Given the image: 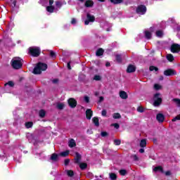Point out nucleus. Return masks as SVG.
Returning a JSON list of instances; mask_svg holds the SVG:
<instances>
[{
	"label": "nucleus",
	"mask_w": 180,
	"mask_h": 180,
	"mask_svg": "<svg viewBox=\"0 0 180 180\" xmlns=\"http://www.w3.org/2000/svg\"><path fill=\"white\" fill-rule=\"evenodd\" d=\"M11 65L15 70H19L23 65V60L19 57H15L11 60Z\"/></svg>",
	"instance_id": "1"
},
{
	"label": "nucleus",
	"mask_w": 180,
	"mask_h": 180,
	"mask_svg": "<svg viewBox=\"0 0 180 180\" xmlns=\"http://www.w3.org/2000/svg\"><path fill=\"white\" fill-rule=\"evenodd\" d=\"M47 70V65L46 63H39L37 65V67L34 68V74H41V71H46Z\"/></svg>",
	"instance_id": "2"
},
{
	"label": "nucleus",
	"mask_w": 180,
	"mask_h": 180,
	"mask_svg": "<svg viewBox=\"0 0 180 180\" xmlns=\"http://www.w3.org/2000/svg\"><path fill=\"white\" fill-rule=\"evenodd\" d=\"M154 101V106H160L161 103L162 102V98H161V94L160 93H157L154 95L153 97Z\"/></svg>",
	"instance_id": "3"
},
{
	"label": "nucleus",
	"mask_w": 180,
	"mask_h": 180,
	"mask_svg": "<svg viewBox=\"0 0 180 180\" xmlns=\"http://www.w3.org/2000/svg\"><path fill=\"white\" fill-rule=\"evenodd\" d=\"M30 53L33 57H39L40 56V49L39 47L32 46L29 49Z\"/></svg>",
	"instance_id": "4"
},
{
	"label": "nucleus",
	"mask_w": 180,
	"mask_h": 180,
	"mask_svg": "<svg viewBox=\"0 0 180 180\" xmlns=\"http://www.w3.org/2000/svg\"><path fill=\"white\" fill-rule=\"evenodd\" d=\"M146 11L147 8H146V6L143 5L139 6L136 9V13H139V15H144Z\"/></svg>",
	"instance_id": "5"
},
{
	"label": "nucleus",
	"mask_w": 180,
	"mask_h": 180,
	"mask_svg": "<svg viewBox=\"0 0 180 180\" xmlns=\"http://www.w3.org/2000/svg\"><path fill=\"white\" fill-rule=\"evenodd\" d=\"M164 75H166V77L171 75H176V72L172 69H168L167 70H165Z\"/></svg>",
	"instance_id": "6"
},
{
	"label": "nucleus",
	"mask_w": 180,
	"mask_h": 180,
	"mask_svg": "<svg viewBox=\"0 0 180 180\" xmlns=\"http://www.w3.org/2000/svg\"><path fill=\"white\" fill-rule=\"evenodd\" d=\"M53 4H54V0H49V6L46 7L47 12H49L50 13H53L54 12V6H53Z\"/></svg>",
	"instance_id": "7"
},
{
	"label": "nucleus",
	"mask_w": 180,
	"mask_h": 180,
	"mask_svg": "<svg viewBox=\"0 0 180 180\" xmlns=\"http://www.w3.org/2000/svg\"><path fill=\"white\" fill-rule=\"evenodd\" d=\"M180 51L179 44H174L171 46L172 53H178Z\"/></svg>",
	"instance_id": "8"
},
{
	"label": "nucleus",
	"mask_w": 180,
	"mask_h": 180,
	"mask_svg": "<svg viewBox=\"0 0 180 180\" xmlns=\"http://www.w3.org/2000/svg\"><path fill=\"white\" fill-rule=\"evenodd\" d=\"M89 22H95V17L94 15H91V14H87V20L84 21V24L89 25Z\"/></svg>",
	"instance_id": "9"
},
{
	"label": "nucleus",
	"mask_w": 180,
	"mask_h": 180,
	"mask_svg": "<svg viewBox=\"0 0 180 180\" xmlns=\"http://www.w3.org/2000/svg\"><path fill=\"white\" fill-rule=\"evenodd\" d=\"M68 104L70 106V108H75L77 106V101L75 99L71 98L68 100Z\"/></svg>",
	"instance_id": "10"
},
{
	"label": "nucleus",
	"mask_w": 180,
	"mask_h": 180,
	"mask_svg": "<svg viewBox=\"0 0 180 180\" xmlns=\"http://www.w3.org/2000/svg\"><path fill=\"white\" fill-rule=\"evenodd\" d=\"M156 119L158 122H159V123H162V122H164V120H165V117L164 116V115L159 113L157 115Z\"/></svg>",
	"instance_id": "11"
},
{
	"label": "nucleus",
	"mask_w": 180,
	"mask_h": 180,
	"mask_svg": "<svg viewBox=\"0 0 180 180\" xmlns=\"http://www.w3.org/2000/svg\"><path fill=\"white\" fill-rule=\"evenodd\" d=\"M136 71V66L129 65L127 69V72H134Z\"/></svg>",
	"instance_id": "12"
},
{
	"label": "nucleus",
	"mask_w": 180,
	"mask_h": 180,
	"mask_svg": "<svg viewBox=\"0 0 180 180\" xmlns=\"http://www.w3.org/2000/svg\"><path fill=\"white\" fill-rule=\"evenodd\" d=\"M86 119H88L89 120H91V117H92V110H91V109H88L86 111Z\"/></svg>",
	"instance_id": "13"
},
{
	"label": "nucleus",
	"mask_w": 180,
	"mask_h": 180,
	"mask_svg": "<svg viewBox=\"0 0 180 180\" xmlns=\"http://www.w3.org/2000/svg\"><path fill=\"white\" fill-rule=\"evenodd\" d=\"M120 96L122 99H126L128 97L127 93L124 91H120Z\"/></svg>",
	"instance_id": "14"
},
{
	"label": "nucleus",
	"mask_w": 180,
	"mask_h": 180,
	"mask_svg": "<svg viewBox=\"0 0 180 180\" xmlns=\"http://www.w3.org/2000/svg\"><path fill=\"white\" fill-rule=\"evenodd\" d=\"M85 6L86 8H92L94 6V1L91 0H88L85 2Z\"/></svg>",
	"instance_id": "15"
},
{
	"label": "nucleus",
	"mask_w": 180,
	"mask_h": 180,
	"mask_svg": "<svg viewBox=\"0 0 180 180\" xmlns=\"http://www.w3.org/2000/svg\"><path fill=\"white\" fill-rule=\"evenodd\" d=\"M68 146L70 147V148H72V147H75L77 146V143H75V140L70 139L68 142Z\"/></svg>",
	"instance_id": "16"
},
{
	"label": "nucleus",
	"mask_w": 180,
	"mask_h": 180,
	"mask_svg": "<svg viewBox=\"0 0 180 180\" xmlns=\"http://www.w3.org/2000/svg\"><path fill=\"white\" fill-rule=\"evenodd\" d=\"M139 146H140V147H142V148L146 147L147 140H146V139L141 140Z\"/></svg>",
	"instance_id": "17"
},
{
	"label": "nucleus",
	"mask_w": 180,
	"mask_h": 180,
	"mask_svg": "<svg viewBox=\"0 0 180 180\" xmlns=\"http://www.w3.org/2000/svg\"><path fill=\"white\" fill-rule=\"evenodd\" d=\"M57 8H61V6H63V5H64V4H65L64 1H57L55 2Z\"/></svg>",
	"instance_id": "18"
},
{
	"label": "nucleus",
	"mask_w": 180,
	"mask_h": 180,
	"mask_svg": "<svg viewBox=\"0 0 180 180\" xmlns=\"http://www.w3.org/2000/svg\"><path fill=\"white\" fill-rule=\"evenodd\" d=\"M92 122L95 124V126H96V127L99 126V119H98V117H94L92 119Z\"/></svg>",
	"instance_id": "19"
},
{
	"label": "nucleus",
	"mask_w": 180,
	"mask_h": 180,
	"mask_svg": "<svg viewBox=\"0 0 180 180\" xmlns=\"http://www.w3.org/2000/svg\"><path fill=\"white\" fill-rule=\"evenodd\" d=\"M172 102H174L178 108H180V99L179 98H173Z\"/></svg>",
	"instance_id": "20"
},
{
	"label": "nucleus",
	"mask_w": 180,
	"mask_h": 180,
	"mask_svg": "<svg viewBox=\"0 0 180 180\" xmlns=\"http://www.w3.org/2000/svg\"><path fill=\"white\" fill-rule=\"evenodd\" d=\"M70 154V150H66L64 152H61L59 155H60V157H67L68 156V155Z\"/></svg>",
	"instance_id": "21"
},
{
	"label": "nucleus",
	"mask_w": 180,
	"mask_h": 180,
	"mask_svg": "<svg viewBox=\"0 0 180 180\" xmlns=\"http://www.w3.org/2000/svg\"><path fill=\"white\" fill-rule=\"evenodd\" d=\"M58 158V155L56 153L52 154L51 156V160L52 161H57Z\"/></svg>",
	"instance_id": "22"
},
{
	"label": "nucleus",
	"mask_w": 180,
	"mask_h": 180,
	"mask_svg": "<svg viewBox=\"0 0 180 180\" xmlns=\"http://www.w3.org/2000/svg\"><path fill=\"white\" fill-rule=\"evenodd\" d=\"M81 161V155L79 153H76L75 162L78 163Z\"/></svg>",
	"instance_id": "23"
},
{
	"label": "nucleus",
	"mask_w": 180,
	"mask_h": 180,
	"mask_svg": "<svg viewBox=\"0 0 180 180\" xmlns=\"http://www.w3.org/2000/svg\"><path fill=\"white\" fill-rule=\"evenodd\" d=\"M65 172H66L68 176H70V177L74 176V171H72V170H66Z\"/></svg>",
	"instance_id": "24"
},
{
	"label": "nucleus",
	"mask_w": 180,
	"mask_h": 180,
	"mask_svg": "<svg viewBox=\"0 0 180 180\" xmlns=\"http://www.w3.org/2000/svg\"><path fill=\"white\" fill-rule=\"evenodd\" d=\"M153 171H155V172H162V167L161 166L156 167L153 169Z\"/></svg>",
	"instance_id": "25"
},
{
	"label": "nucleus",
	"mask_w": 180,
	"mask_h": 180,
	"mask_svg": "<svg viewBox=\"0 0 180 180\" xmlns=\"http://www.w3.org/2000/svg\"><path fill=\"white\" fill-rule=\"evenodd\" d=\"M65 104L63 103H58L57 108L58 109L62 110L64 109Z\"/></svg>",
	"instance_id": "26"
},
{
	"label": "nucleus",
	"mask_w": 180,
	"mask_h": 180,
	"mask_svg": "<svg viewBox=\"0 0 180 180\" xmlns=\"http://www.w3.org/2000/svg\"><path fill=\"white\" fill-rule=\"evenodd\" d=\"M39 115L40 117H44L46 116V111H44V110H41L39 112Z\"/></svg>",
	"instance_id": "27"
},
{
	"label": "nucleus",
	"mask_w": 180,
	"mask_h": 180,
	"mask_svg": "<svg viewBox=\"0 0 180 180\" xmlns=\"http://www.w3.org/2000/svg\"><path fill=\"white\" fill-rule=\"evenodd\" d=\"M145 37L151 39V32L150 31H145Z\"/></svg>",
	"instance_id": "28"
},
{
	"label": "nucleus",
	"mask_w": 180,
	"mask_h": 180,
	"mask_svg": "<svg viewBox=\"0 0 180 180\" xmlns=\"http://www.w3.org/2000/svg\"><path fill=\"white\" fill-rule=\"evenodd\" d=\"M167 59L168 60V61L172 62L174 61V56H172V54H168L167 56Z\"/></svg>",
	"instance_id": "29"
},
{
	"label": "nucleus",
	"mask_w": 180,
	"mask_h": 180,
	"mask_svg": "<svg viewBox=\"0 0 180 180\" xmlns=\"http://www.w3.org/2000/svg\"><path fill=\"white\" fill-rule=\"evenodd\" d=\"M113 119H120V117H122V116L120 115V113L117 112V113H114L112 115Z\"/></svg>",
	"instance_id": "30"
},
{
	"label": "nucleus",
	"mask_w": 180,
	"mask_h": 180,
	"mask_svg": "<svg viewBox=\"0 0 180 180\" xmlns=\"http://www.w3.org/2000/svg\"><path fill=\"white\" fill-rule=\"evenodd\" d=\"M96 54V56H102V55L103 54V49H100L97 50Z\"/></svg>",
	"instance_id": "31"
},
{
	"label": "nucleus",
	"mask_w": 180,
	"mask_h": 180,
	"mask_svg": "<svg viewBox=\"0 0 180 180\" xmlns=\"http://www.w3.org/2000/svg\"><path fill=\"white\" fill-rule=\"evenodd\" d=\"M110 179H112V180H116V179L117 178V176H116L115 174H114V173H110Z\"/></svg>",
	"instance_id": "32"
},
{
	"label": "nucleus",
	"mask_w": 180,
	"mask_h": 180,
	"mask_svg": "<svg viewBox=\"0 0 180 180\" xmlns=\"http://www.w3.org/2000/svg\"><path fill=\"white\" fill-rule=\"evenodd\" d=\"M94 81H101L102 77L100 75H96L94 77Z\"/></svg>",
	"instance_id": "33"
},
{
	"label": "nucleus",
	"mask_w": 180,
	"mask_h": 180,
	"mask_svg": "<svg viewBox=\"0 0 180 180\" xmlns=\"http://www.w3.org/2000/svg\"><path fill=\"white\" fill-rule=\"evenodd\" d=\"M32 126H33V122H32L25 123V127H27V129H30Z\"/></svg>",
	"instance_id": "34"
},
{
	"label": "nucleus",
	"mask_w": 180,
	"mask_h": 180,
	"mask_svg": "<svg viewBox=\"0 0 180 180\" xmlns=\"http://www.w3.org/2000/svg\"><path fill=\"white\" fill-rule=\"evenodd\" d=\"M110 1L112 4H122V2H123V0H110Z\"/></svg>",
	"instance_id": "35"
},
{
	"label": "nucleus",
	"mask_w": 180,
	"mask_h": 180,
	"mask_svg": "<svg viewBox=\"0 0 180 180\" xmlns=\"http://www.w3.org/2000/svg\"><path fill=\"white\" fill-rule=\"evenodd\" d=\"M86 167H87L86 163H80L79 165V167L81 168V169H85Z\"/></svg>",
	"instance_id": "36"
},
{
	"label": "nucleus",
	"mask_w": 180,
	"mask_h": 180,
	"mask_svg": "<svg viewBox=\"0 0 180 180\" xmlns=\"http://www.w3.org/2000/svg\"><path fill=\"white\" fill-rule=\"evenodd\" d=\"M150 71H158V68L155 66H150L149 68Z\"/></svg>",
	"instance_id": "37"
},
{
	"label": "nucleus",
	"mask_w": 180,
	"mask_h": 180,
	"mask_svg": "<svg viewBox=\"0 0 180 180\" xmlns=\"http://www.w3.org/2000/svg\"><path fill=\"white\" fill-rule=\"evenodd\" d=\"M162 34H163L162 31H157L156 32V36L158 37H162Z\"/></svg>",
	"instance_id": "38"
},
{
	"label": "nucleus",
	"mask_w": 180,
	"mask_h": 180,
	"mask_svg": "<svg viewBox=\"0 0 180 180\" xmlns=\"http://www.w3.org/2000/svg\"><path fill=\"white\" fill-rule=\"evenodd\" d=\"M154 88H155V89H156V91H158V89H161L162 86H161V85H160L158 84H155L154 85Z\"/></svg>",
	"instance_id": "39"
},
{
	"label": "nucleus",
	"mask_w": 180,
	"mask_h": 180,
	"mask_svg": "<svg viewBox=\"0 0 180 180\" xmlns=\"http://www.w3.org/2000/svg\"><path fill=\"white\" fill-rule=\"evenodd\" d=\"M120 175L124 176L126 174H127V172L124 169L120 170Z\"/></svg>",
	"instance_id": "40"
},
{
	"label": "nucleus",
	"mask_w": 180,
	"mask_h": 180,
	"mask_svg": "<svg viewBox=\"0 0 180 180\" xmlns=\"http://www.w3.org/2000/svg\"><path fill=\"white\" fill-rule=\"evenodd\" d=\"M8 86H13V85H15V84H13V82L10 81V82H8V83H6V84H5V86H8Z\"/></svg>",
	"instance_id": "41"
},
{
	"label": "nucleus",
	"mask_w": 180,
	"mask_h": 180,
	"mask_svg": "<svg viewBox=\"0 0 180 180\" xmlns=\"http://www.w3.org/2000/svg\"><path fill=\"white\" fill-rule=\"evenodd\" d=\"M120 143H121L120 140H117V139L114 140V144L115 146H120Z\"/></svg>",
	"instance_id": "42"
},
{
	"label": "nucleus",
	"mask_w": 180,
	"mask_h": 180,
	"mask_svg": "<svg viewBox=\"0 0 180 180\" xmlns=\"http://www.w3.org/2000/svg\"><path fill=\"white\" fill-rule=\"evenodd\" d=\"M49 0H40L39 3L41 4V5H43V6H44V5H46V2H49Z\"/></svg>",
	"instance_id": "43"
},
{
	"label": "nucleus",
	"mask_w": 180,
	"mask_h": 180,
	"mask_svg": "<svg viewBox=\"0 0 180 180\" xmlns=\"http://www.w3.org/2000/svg\"><path fill=\"white\" fill-rule=\"evenodd\" d=\"M50 56L52 58H56V53L53 51H50Z\"/></svg>",
	"instance_id": "44"
},
{
	"label": "nucleus",
	"mask_w": 180,
	"mask_h": 180,
	"mask_svg": "<svg viewBox=\"0 0 180 180\" xmlns=\"http://www.w3.org/2000/svg\"><path fill=\"white\" fill-rule=\"evenodd\" d=\"M116 60L118 63H120L122 61V56L120 55H116Z\"/></svg>",
	"instance_id": "45"
},
{
	"label": "nucleus",
	"mask_w": 180,
	"mask_h": 180,
	"mask_svg": "<svg viewBox=\"0 0 180 180\" xmlns=\"http://www.w3.org/2000/svg\"><path fill=\"white\" fill-rule=\"evenodd\" d=\"M137 110L141 113H143V112H144V108L143 107L139 106L137 108Z\"/></svg>",
	"instance_id": "46"
},
{
	"label": "nucleus",
	"mask_w": 180,
	"mask_h": 180,
	"mask_svg": "<svg viewBox=\"0 0 180 180\" xmlns=\"http://www.w3.org/2000/svg\"><path fill=\"white\" fill-rule=\"evenodd\" d=\"M176 120H180V115L172 119V122H176Z\"/></svg>",
	"instance_id": "47"
},
{
	"label": "nucleus",
	"mask_w": 180,
	"mask_h": 180,
	"mask_svg": "<svg viewBox=\"0 0 180 180\" xmlns=\"http://www.w3.org/2000/svg\"><path fill=\"white\" fill-rule=\"evenodd\" d=\"M84 101L86 103H89V97L88 96H85Z\"/></svg>",
	"instance_id": "48"
},
{
	"label": "nucleus",
	"mask_w": 180,
	"mask_h": 180,
	"mask_svg": "<svg viewBox=\"0 0 180 180\" xmlns=\"http://www.w3.org/2000/svg\"><path fill=\"white\" fill-rule=\"evenodd\" d=\"M107 136H108V132H106V131L101 132L102 137H107Z\"/></svg>",
	"instance_id": "49"
},
{
	"label": "nucleus",
	"mask_w": 180,
	"mask_h": 180,
	"mask_svg": "<svg viewBox=\"0 0 180 180\" xmlns=\"http://www.w3.org/2000/svg\"><path fill=\"white\" fill-rule=\"evenodd\" d=\"M112 126H114L115 129H119V127H120V126L117 123L112 124Z\"/></svg>",
	"instance_id": "50"
},
{
	"label": "nucleus",
	"mask_w": 180,
	"mask_h": 180,
	"mask_svg": "<svg viewBox=\"0 0 180 180\" xmlns=\"http://www.w3.org/2000/svg\"><path fill=\"white\" fill-rule=\"evenodd\" d=\"M106 114H107L106 110H103L101 112L102 116H106Z\"/></svg>",
	"instance_id": "51"
},
{
	"label": "nucleus",
	"mask_w": 180,
	"mask_h": 180,
	"mask_svg": "<svg viewBox=\"0 0 180 180\" xmlns=\"http://www.w3.org/2000/svg\"><path fill=\"white\" fill-rule=\"evenodd\" d=\"M133 158H134V161H139V157H137V155H134L133 156Z\"/></svg>",
	"instance_id": "52"
},
{
	"label": "nucleus",
	"mask_w": 180,
	"mask_h": 180,
	"mask_svg": "<svg viewBox=\"0 0 180 180\" xmlns=\"http://www.w3.org/2000/svg\"><path fill=\"white\" fill-rule=\"evenodd\" d=\"M72 25H75L77 23V20L75 18H73L71 21Z\"/></svg>",
	"instance_id": "53"
},
{
	"label": "nucleus",
	"mask_w": 180,
	"mask_h": 180,
	"mask_svg": "<svg viewBox=\"0 0 180 180\" xmlns=\"http://www.w3.org/2000/svg\"><path fill=\"white\" fill-rule=\"evenodd\" d=\"M103 96H100L99 97V101H98V102H99V103H101V102H103Z\"/></svg>",
	"instance_id": "54"
},
{
	"label": "nucleus",
	"mask_w": 180,
	"mask_h": 180,
	"mask_svg": "<svg viewBox=\"0 0 180 180\" xmlns=\"http://www.w3.org/2000/svg\"><path fill=\"white\" fill-rule=\"evenodd\" d=\"M68 164H70V160H68V159H66V160H65V165H68Z\"/></svg>",
	"instance_id": "55"
},
{
	"label": "nucleus",
	"mask_w": 180,
	"mask_h": 180,
	"mask_svg": "<svg viewBox=\"0 0 180 180\" xmlns=\"http://www.w3.org/2000/svg\"><path fill=\"white\" fill-rule=\"evenodd\" d=\"M52 82L53 84H57V82H58V80L57 79H54L53 80H52Z\"/></svg>",
	"instance_id": "56"
},
{
	"label": "nucleus",
	"mask_w": 180,
	"mask_h": 180,
	"mask_svg": "<svg viewBox=\"0 0 180 180\" xmlns=\"http://www.w3.org/2000/svg\"><path fill=\"white\" fill-rule=\"evenodd\" d=\"M139 153H141V154H143V153H144V149L143 148H141L139 150Z\"/></svg>",
	"instance_id": "57"
},
{
	"label": "nucleus",
	"mask_w": 180,
	"mask_h": 180,
	"mask_svg": "<svg viewBox=\"0 0 180 180\" xmlns=\"http://www.w3.org/2000/svg\"><path fill=\"white\" fill-rule=\"evenodd\" d=\"M68 70H71V65H70V63H68Z\"/></svg>",
	"instance_id": "58"
},
{
	"label": "nucleus",
	"mask_w": 180,
	"mask_h": 180,
	"mask_svg": "<svg viewBox=\"0 0 180 180\" xmlns=\"http://www.w3.org/2000/svg\"><path fill=\"white\" fill-rule=\"evenodd\" d=\"M105 65H106L107 67H110V63L109 62H107V63H105Z\"/></svg>",
	"instance_id": "59"
},
{
	"label": "nucleus",
	"mask_w": 180,
	"mask_h": 180,
	"mask_svg": "<svg viewBox=\"0 0 180 180\" xmlns=\"http://www.w3.org/2000/svg\"><path fill=\"white\" fill-rule=\"evenodd\" d=\"M170 174H171V173L169 172H166V175H170Z\"/></svg>",
	"instance_id": "60"
},
{
	"label": "nucleus",
	"mask_w": 180,
	"mask_h": 180,
	"mask_svg": "<svg viewBox=\"0 0 180 180\" xmlns=\"http://www.w3.org/2000/svg\"><path fill=\"white\" fill-rule=\"evenodd\" d=\"M13 5H14V6H16V1H13Z\"/></svg>",
	"instance_id": "61"
},
{
	"label": "nucleus",
	"mask_w": 180,
	"mask_h": 180,
	"mask_svg": "<svg viewBox=\"0 0 180 180\" xmlns=\"http://www.w3.org/2000/svg\"><path fill=\"white\" fill-rule=\"evenodd\" d=\"M160 79H161V80L164 79V77H160Z\"/></svg>",
	"instance_id": "62"
},
{
	"label": "nucleus",
	"mask_w": 180,
	"mask_h": 180,
	"mask_svg": "<svg viewBox=\"0 0 180 180\" xmlns=\"http://www.w3.org/2000/svg\"><path fill=\"white\" fill-rule=\"evenodd\" d=\"M80 2H84V0H79Z\"/></svg>",
	"instance_id": "63"
},
{
	"label": "nucleus",
	"mask_w": 180,
	"mask_h": 180,
	"mask_svg": "<svg viewBox=\"0 0 180 180\" xmlns=\"http://www.w3.org/2000/svg\"><path fill=\"white\" fill-rule=\"evenodd\" d=\"M80 2H84V0H79Z\"/></svg>",
	"instance_id": "64"
}]
</instances>
